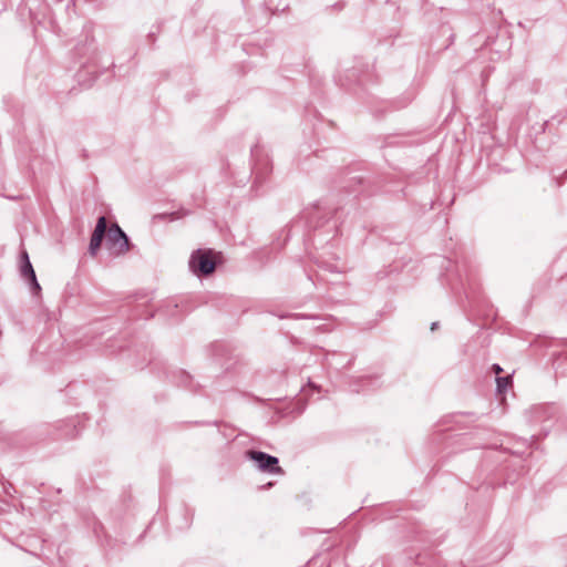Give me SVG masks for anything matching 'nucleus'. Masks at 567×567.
Listing matches in <instances>:
<instances>
[{"label":"nucleus","mask_w":567,"mask_h":567,"mask_svg":"<svg viewBox=\"0 0 567 567\" xmlns=\"http://www.w3.org/2000/svg\"><path fill=\"white\" fill-rule=\"evenodd\" d=\"M21 277L29 282L31 289L38 293L41 290V287L37 280L34 269L30 262L29 255L25 250L21 252V267H20Z\"/></svg>","instance_id":"nucleus-4"},{"label":"nucleus","mask_w":567,"mask_h":567,"mask_svg":"<svg viewBox=\"0 0 567 567\" xmlns=\"http://www.w3.org/2000/svg\"><path fill=\"white\" fill-rule=\"evenodd\" d=\"M189 267L194 272L209 275L215 270V261L212 259V251L200 249L194 251L189 259Z\"/></svg>","instance_id":"nucleus-3"},{"label":"nucleus","mask_w":567,"mask_h":567,"mask_svg":"<svg viewBox=\"0 0 567 567\" xmlns=\"http://www.w3.org/2000/svg\"><path fill=\"white\" fill-rule=\"evenodd\" d=\"M246 456L254 461L259 471L270 474H284V470L278 465L279 460L276 456L265 452L249 450Z\"/></svg>","instance_id":"nucleus-2"},{"label":"nucleus","mask_w":567,"mask_h":567,"mask_svg":"<svg viewBox=\"0 0 567 567\" xmlns=\"http://www.w3.org/2000/svg\"><path fill=\"white\" fill-rule=\"evenodd\" d=\"M492 369L496 374H499L503 371L498 364H493Z\"/></svg>","instance_id":"nucleus-6"},{"label":"nucleus","mask_w":567,"mask_h":567,"mask_svg":"<svg viewBox=\"0 0 567 567\" xmlns=\"http://www.w3.org/2000/svg\"><path fill=\"white\" fill-rule=\"evenodd\" d=\"M436 328H437V322H433L432 326H431V329L435 330Z\"/></svg>","instance_id":"nucleus-7"},{"label":"nucleus","mask_w":567,"mask_h":567,"mask_svg":"<svg viewBox=\"0 0 567 567\" xmlns=\"http://www.w3.org/2000/svg\"><path fill=\"white\" fill-rule=\"evenodd\" d=\"M496 383H497V390L499 392H504V391H506L507 386L511 383V377H497Z\"/></svg>","instance_id":"nucleus-5"},{"label":"nucleus","mask_w":567,"mask_h":567,"mask_svg":"<svg viewBox=\"0 0 567 567\" xmlns=\"http://www.w3.org/2000/svg\"><path fill=\"white\" fill-rule=\"evenodd\" d=\"M106 235V247L114 256H120L130 250V241L126 234L117 224H112L107 229V221L104 216L97 219L94 231L91 236L89 251L95 256Z\"/></svg>","instance_id":"nucleus-1"}]
</instances>
